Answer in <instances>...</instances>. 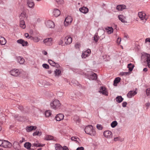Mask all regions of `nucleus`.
<instances>
[{"label": "nucleus", "instance_id": "nucleus-1", "mask_svg": "<svg viewBox=\"0 0 150 150\" xmlns=\"http://www.w3.org/2000/svg\"><path fill=\"white\" fill-rule=\"evenodd\" d=\"M85 132L86 133L92 136H94L96 132L93 128L92 126L89 125L86 127L85 129Z\"/></svg>", "mask_w": 150, "mask_h": 150}, {"label": "nucleus", "instance_id": "nucleus-4", "mask_svg": "<svg viewBox=\"0 0 150 150\" xmlns=\"http://www.w3.org/2000/svg\"><path fill=\"white\" fill-rule=\"evenodd\" d=\"M0 146L5 148H10L12 144L7 141L0 140Z\"/></svg>", "mask_w": 150, "mask_h": 150}, {"label": "nucleus", "instance_id": "nucleus-61", "mask_svg": "<svg viewBox=\"0 0 150 150\" xmlns=\"http://www.w3.org/2000/svg\"><path fill=\"white\" fill-rule=\"evenodd\" d=\"M54 67H56L58 68L60 67V66L58 64L56 63Z\"/></svg>", "mask_w": 150, "mask_h": 150}, {"label": "nucleus", "instance_id": "nucleus-54", "mask_svg": "<svg viewBox=\"0 0 150 150\" xmlns=\"http://www.w3.org/2000/svg\"><path fill=\"white\" fill-rule=\"evenodd\" d=\"M120 137H115L114 138V140L115 141H116L118 140H120Z\"/></svg>", "mask_w": 150, "mask_h": 150}, {"label": "nucleus", "instance_id": "nucleus-19", "mask_svg": "<svg viewBox=\"0 0 150 150\" xmlns=\"http://www.w3.org/2000/svg\"><path fill=\"white\" fill-rule=\"evenodd\" d=\"M17 60L18 62L21 64H23L25 62L24 59L22 57H17Z\"/></svg>", "mask_w": 150, "mask_h": 150}, {"label": "nucleus", "instance_id": "nucleus-32", "mask_svg": "<svg viewBox=\"0 0 150 150\" xmlns=\"http://www.w3.org/2000/svg\"><path fill=\"white\" fill-rule=\"evenodd\" d=\"M116 100L117 102L120 103L123 100L124 98L121 96H117L116 98Z\"/></svg>", "mask_w": 150, "mask_h": 150}, {"label": "nucleus", "instance_id": "nucleus-21", "mask_svg": "<svg viewBox=\"0 0 150 150\" xmlns=\"http://www.w3.org/2000/svg\"><path fill=\"white\" fill-rule=\"evenodd\" d=\"M36 128L37 127L36 126H31L27 127L26 129L27 132H29L33 130H35Z\"/></svg>", "mask_w": 150, "mask_h": 150}, {"label": "nucleus", "instance_id": "nucleus-9", "mask_svg": "<svg viewBox=\"0 0 150 150\" xmlns=\"http://www.w3.org/2000/svg\"><path fill=\"white\" fill-rule=\"evenodd\" d=\"M52 39L51 38H47L44 39L43 42L47 46H50L52 45Z\"/></svg>", "mask_w": 150, "mask_h": 150}, {"label": "nucleus", "instance_id": "nucleus-42", "mask_svg": "<svg viewBox=\"0 0 150 150\" xmlns=\"http://www.w3.org/2000/svg\"><path fill=\"white\" fill-rule=\"evenodd\" d=\"M97 128L99 130H101L102 129L103 127L102 125L100 124H97L96 126Z\"/></svg>", "mask_w": 150, "mask_h": 150}, {"label": "nucleus", "instance_id": "nucleus-3", "mask_svg": "<svg viewBox=\"0 0 150 150\" xmlns=\"http://www.w3.org/2000/svg\"><path fill=\"white\" fill-rule=\"evenodd\" d=\"M61 104L59 101L57 100H55L52 101L50 103L51 108L54 109L59 108Z\"/></svg>", "mask_w": 150, "mask_h": 150}, {"label": "nucleus", "instance_id": "nucleus-55", "mask_svg": "<svg viewBox=\"0 0 150 150\" xmlns=\"http://www.w3.org/2000/svg\"><path fill=\"white\" fill-rule=\"evenodd\" d=\"M121 38H117V42L118 44H120V42H121Z\"/></svg>", "mask_w": 150, "mask_h": 150}, {"label": "nucleus", "instance_id": "nucleus-51", "mask_svg": "<svg viewBox=\"0 0 150 150\" xmlns=\"http://www.w3.org/2000/svg\"><path fill=\"white\" fill-rule=\"evenodd\" d=\"M84 148L82 146L78 147L77 148L76 150H83Z\"/></svg>", "mask_w": 150, "mask_h": 150}, {"label": "nucleus", "instance_id": "nucleus-18", "mask_svg": "<svg viewBox=\"0 0 150 150\" xmlns=\"http://www.w3.org/2000/svg\"><path fill=\"white\" fill-rule=\"evenodd\" d=\"M64 117V115L62 114H59L55 116L56 120L57 121H60L62 120Z\"/></svg>", "mask_w": 150, "mask_h": 150}, {"label": "nucleus", "instance_id": "nucleus-34", "mask_svg": "<svg viewBox=\"0 0 150 150\" xmlns=\"http://www.w3.org/2000/svg\"><path fill=\"white\" fill-rule=\"evenodd\" d=\"M99 38V37L98 35V33H96L94 35L93 40L96 42H97L98 41Z\"/></svg>", "mask_w": 150, "mask_h": 150}, {"label": "nucleus", "instance_id": "nucleus-29", "mask_svg": "<svg viewBox=\"0 0 150 150\" xmlns=\"http://www.w3.org/2000/svg\"><path fill=\"white\" fill-rule=\"evenodd\" d=\"M31 146V144L29 142H25L24 145V147L28 149H30Z\"/></svg>", "mask_w": 150, "mask_h": 150}, {"label": "nucleus", "instance_id": "nucleus-35", "mask_svg": "<svg viewBox=\"0 0 150 150\" xmlns=\"http://www.w3.org/2000/svg\"><path fill=\"white\" fill-rule=\"evenodd\" d=\"M53 137L51 135H47L45 137V139L47 140H53Z\"/></svg>", "mask_w": 150, "mask_h": 150}, {"label": "nucleus", "instance_id": "nucleus-60", "mask_svg": "<svg viewBox=\"0 0 150 150\" xmlns=\"http://www.w3.org/2000/svg\"><path fill=\"white\" fill-rule=\"evenodd\" d=\"M150 42V38H146V39L145 41V42Z\"/></svg>", "mask_w": 150, "mask_h": 150}, {"label": "nucleus", "instance_id": "nucleus-40", "mask_svg": "<svg viewBox=\"0 0 150 150\" xmlns=\"http://www.w3.org/2000/svg\"><path fill=\"white\" fill-rule=\"evenodd\" d=\"M14 117L16 120L19 121H21L22 119V117L19 116L18 115H14Z\"/></svg>", "mask_w": 150, "mask_h": 150}, {"label": "nucleus", "instance_id": "nucleus-8", "mask_svg": "<svg viewBox=\"0 0 150 150\" xmlns=\"http://www.w3.org/2000/svg\"><path fill=\"white\" fill-rule=\"evenodd\" d=\"M25 15L24 13H21V15L20 16V27L22 28L23 29H24L26 27V25L25 24V22L23 20H21V17H23L25 18Z\"/></svg>", "mask_w": 150, "mask_h": 150}, {"label": "nucleus", "instance_id": "nucleus-7", "mask_svg": "<svg viewBox=\"0 0 150 150\" xmlns=\"http://www.w3.org/2000/svg\"><path fill=\"white\" fill-rule=\"evenodd\" d=\"M10 74L14 76H18L20 74V72L18 69H14L11 70L10 71Z\"/></svg>", "mask_w": 150, "mask_h": 150}, {"label": "nucleus", "instance_id": "nucleus-64", "mask_svg": "<svg viewBox=\"0 0 150 150\" xmlns=\"http://www.w3.org/2000/svg\"><path fill=\"white\" fill-rule=\"evenodd\" d=\"M42 53L45 55H46L47 54V52L45 51H43L42 52Z\"/></svg>", "mask_w": 150, "mask_h": 150}, {"label": "nucleus", "instance_id": "nucleus-62", "mask_svg": "<svg viewBox=\"0 0 150 150\" xmlns=\"http://www.w3.org/2000/svg\"><path fill=\"white\" fill-rule=\"evenodd\" d=\"M18 108L21 111H22L23 110V106H19L18 107Z\"/></svg>", "mask_w": 150, "mask_h": 150}, {"label": "nucleus", "instance_id": "nucleus-6", "mask_svg": "<svg viewBox=\"0 0 150 150\" xmlns=\"http://www.w3.org/2000/svg\"><path fill=\"white\" fill-rule=\"evenodd\" d=\"M72 18L71 16H68L65 19L64 24L65 26L70 25L72 21Z\"/></svg>", "mask_w": 150, "mask_h": 150}, {"label": "nucleus", "instance_id": "nucleus-49", "mask_svg": "<svg viewBox=\"0 0 150 150\" xmlns=\"http://www.w3.org/2000/svg\"><path fill=\"white\" fill-rule=\"evenodd\" d=\"M57 95L59 96H62L63 95V93L62 92H58L57 93Z\"/></svg>", "mask_w": 150, "mask_h": 150}, {"label": "nucleus", "instance_id": "nucleus-57", "mask_svg": "<svg viewBox=\"0 0 150 150\" xmlns=\"http://www.w3.org/2000/svg\"><path fill=\"white\" fill-rule=\"evenodd\" d=\"M25 141V138L24 137H22V140L19 141V143L20 144L22 143L24 141Z\"/></svg>", "mask_w": 150, "mask_h": 150}, {"label": "nucleus", "instance_id": "nucleus-59", "mask_svg": "<svg viewBox=\"0 0 150 150\" xmlns=\"http://www.w3.org/2000/svg\"><path fill=\"white\" fill-rule=\"evenodd\" d=\"M25 36L26 38H29V34L28 33H25Z\"/></svg>", "mask_w": 150, "mask_h": 150}, {"label": "nucleus", "instance_id": "nucleus-25", "mask_svg": "<svg viewBox=\"0 0 150 150\" xmlns=\"http://www.w3.org/2000/svg\"><path fill=\"white\" fill-rule=\"evenodd\" d=\"M27 4L28 6L30 8H33L35 6L34 2L28 0V1Z\"/></svg>", "mask_w": 150, "mask_h": 150}, {"label": "nucleus", "instance_id": "nucleus-58", "mask_svg": "<svg viewBox=\"0 0 150 150\" xmlns=\"http://www.w3.org/2000/svg\"><path fill=\"white\" fill-rule=\"evenodd\" d=\"M58 44L61 45L63 44V41L62 40H60L58 42Z\"/></svg>", "mask_w": 150, "mask_h": 150}, {"label": "nucleus", "instance_id": "nucleus-53", "mask_svg": "<svg viewBox=\"0 0 150 150\" xmlns=\"http://www.w3.org/2000/svg\"><path fill=\"white\" fill-rule=\"evenodd\" d=\"M105 37V35L104 34V33L101 36H100V40H103V38H104Z\"/></svg>", "mask_w": 150, "mask_h": 150}, {"label": "nucleus", "instance_id": "nucleus-15", "mask_svg": "<svg viewBox=\"0 0 150 150\" xmlns=\"http://www.w3.org/2000/svg\"><path fill=\"white\" fill-rule=\"evenodd\" d=\"M116 8L118 11H122L126 9V6L124 4L118 5L117 6Z\"/></svg>", "mask_w": 150, "mask_h": 150}, {"label": "nucleus", "instance_id": "nucleus-43", "mask_svg": "<svg viewBox=\"0 0 150 150\" xmlns=\"http://www.w3.org/2000/svg\"><path fill=\"white\" fill-rule=\"evenodd\" d=\"M42 67L43 68L46 69H48L49 68V65L46 64H42Z\"/></svg>", "mask_w": 150, "mask_h": 150}, {"label": "nucleus", "instance_id": "nucleus-50", "mask_svg": "<svg viewBox=\"0 0 150 150\" xmlns=\"http://www.w3.org/2000/svg\"><path fill=\"white\" fill-rule=\"evenodd\" d=\"M127 104V103L126 102H124L122 103V106L123 107H125L126 106Z\"/></svg>", "mask_w": 150, "mask_h": 150}, {"label": "nucleus", "instance_id": "nucleus-22", "mask_svg": "<svg viewBox=\"0 0 150 150\" xmlns=\"http://www.w3.org/2000/svg\"><path fill=\"white\" fill-rule=\"evenodd\" d=\"M53 14L55 17H57L60 15V11L57 9H54L53 12Z\"/></svg>", "mask_w": 150, "mask_h": 150}, {"label": "nucleus", "instance_id": "nucleus-48", "mask_svg": "<svg viewBox=\"0 0 150 150\" xmlns=\"http://www.w3.org/2000/svg\"><path fill=\"white\" fill-rule=\"evenodd\" d=\"M80 44L78 43H76L75 45V47L76 48H79L80 47Z\"/></svg>", "mask_w": 150, "mask_h": 150}, {"label": "nucleus", "instance_id": "nucleus-56", "mask_svg": "<svg viewBox=\"0 0 150 150\" xmlns=\"http://www.w3.org/2000/svg\"><path fill=\"white\" fill-rule=\"evenodd\" d=\"M62 150H69L68 148L66 146H64L62 147Z\"/></svg>", "mask_w": 150, "mask_h": 150}, {"label": "nucleus", "instance_id": "nucleus-10", "mask_svg": "<svg viewBox=\"0 0 150 150\" xmlns=\"http://www.w3.org/2000/svg\"><path fill=\"white\" fill-rule=\"evenodd\" d=\"M137 90V88H135V91H129L127 94V96L129 98H131L133 96L136 94L137 92L136 91Z\"/></svg>", "mask_w": 150, "mask_h": 150}, {"label": "nucleus", "instance_id": "nucleus-36", "mask_svg": "<svg viewBox=\"0 0 150 150\" xmlns=\"http://www.w3.org/2000/svg\"><path fill=\"white\" fill-rule=\"evenodd\" d=\"M55 147L56 150H61L62 148V146L59 144H55Z\"/></svg>", "mask_w": 150, "mask_h": 150}, {"label": "nucleus", "instance_id": "nucleus-44", "mask_svg": "<svg viewBox=\"0 0 150 150\" xmlns=\"http://www.w3.org/2000/svg\"><path fill=\"white\" fill-rule=\"evenodd\" d=\"M41 132H35L33 133V135L34 136H35L36 135H38L40 134V135H41Z\"/></svg>", "mask_w": 150, "mask_h": 150}, {"label": "nucleus", "instance_id": "nucleus-30", "mask_svg": "<svg viewBox=\"0 0 150 150\" xmlns=\"http://www.w3.org/2000/svg\"><path fill=\"white\" fill-rule=\"evenodd\" d=\"M107 30V33L108 34H111L113 32V29L112 27H108L105 29Z\"/></svg>", "mask_w": 150, "mask_h": 150}, {"label": "nucleus", "instance_id": "nucleus-20", "mask_svg": "<svg viewBox=\"0 0 150 150\" xmlns=\"http://www.w3.org/2000/svg\"><path fill=\"white\" fill-rule=\"evenodd\" d=\"M105 88L104 87L101 86L100 88L99 92L105 95H107V92L105 90Z\"/></svg>", "mask_w": 150, "mask_h": 150}, {"label": "nucleus", "instance_id": "nucleus-31", "mask_svg": "<svg viewBox=\"0 0 150 150\" xmlns=\"http://www.w3.org/2000/svg\"><path fill=\"white\" fill-rule=\"evenodd\" d=\"M73 119L76 123H79L80 122V120L79 117L77 115L74 116Z\"/></svg>", "mask_w": 150, "mask_h": 150}, {"label": "nucleus", "instance_id": "nucleus-24", "mask_svg": "<svg viewBox=\"0 0 150 150\" xmlns=\"http://www.w3.org/2000/svg\"><path fill=\"white\" fill-rule=\"evenodd\" d=\"M6 40L4 38L0 35V43L2 45H4L6 43Z\"/></svg>", "mask_w": 150, "mask_h": 150}, {"label": "nucleus", "instance_id": "nucleus-14", "mask_svg": "<svg viewBox=\"0 0 150 150\" xmlns=\"http://www.w3.org/2000/svg\"><path fill=\"white\" fill-rule=\"evenodd\" d=\"M72 38L69 36H67L65 38V44L67 45L70 44L72 42Z\"/></svg>", "mask_w": 150, "mask_h": 150}, {"label": "nucleus", "instance_id": "nucleus-38", "mask_svg": "<svg viewBox=\"0 0 150 150\" xmlns=\"http://www.w3.org/2000/svg\"><path fill=\"white\" fill-rule=\"evenodd\" d=\"M48 62L49 64L52 66H54L55 65L56 63L51 59H48Z\"/></svg>", "mask_w": 150, "mask_h": 150}, {"label": "nucleus", "instance_id": "nucleus-5", "mask_svg": "<svg viewBox=\"0 0 150 150\" xmlns=\"http://www.w3.org/2000/svg\"><path fill=\"white\" fill-rule=\"evenodd\" d=\"M138 15L140 19L142 21V23H145L148 18L146 14L144 12H139Z\"/></svg>", "mask_w": 150, "mask_h": 150}, {"label": "nucleus", "instance_id": "nucleus-17", "mask_svg": "<svg viewBox=\"0 0 150 150\" xmlns=\"http://www.w3.org/2000/svg\"><path fill=\"white\" fill-rule=\"evenodd\" d=\"M79 10L81 12L84 14L88 12V9L84 6L80 8Z\"/></svg>", "mask_w": 150, "mask_h": 150}, {"label": "nucleus", "instance_id": "nucleus-52", "mask_svg": "<svg viewBox=\"0 0 150 150\" xmlns=\"http://www.w3.org/2000/svg\"><path fill=\"white\" fill-rule=\"evenodd\" d=\"M19 145V143L17 141H15L13 144V146H15V145Z\"/></svg>", "mask_w": 150, "mask_h": 150}, {"label": "nucleus", "instance_id": "nucleus-2", "mask_svg": "<svg viewBox=\"0 0 150 150\" xmlns=\"http://www.w3.org/2000/svg\"><path fill=\"white\" fill-rule=\"evenodd\" d=\"M142 61L146 62L148 67L150 68V54L147 53H144L141 57Z\"/></svg>", "mask_w": 150, "mask_h": 150}, {"label": "nucleus", "instance_id": "nucleus-16", "mask_svg": "<svg viewBox=\"0 0 150 150\" xmlns=\"http://www.w3.org/2000/svg\"><path fill=\"white\" fill-rule=\"evenodd\" d=\"M91 50L88 49L86 51L83 52L81 55L82 58H85L88 56V54L91 53Z\"/></svg>", "mask_w": 150, "mask_h": 150}, {"label": "nucleus", "instance_id": "nucleus-11", "mask_svg": "<svg viewBox=\"0 0 150 150\" xmlns=\"http://www.w3.org/2000/svg\"><path fill=\"white\" fill-rule=\"evenodd\" d=\"M103 135L105 137L109 139L112 138V132L109 130L105 131Z\"/></svg>", "mask_w": 150, "mask_h": 150}, {"label": "nucleus", "instance_id": "nucleus-46", "mask_svg": "<svg viewBox=\"0 0 150 150\" xmlns=\"http://www.w3.org/2000/svg\"><path fill=\"white\" fill-rule=\"evenodd\" d=\"M146 93L147 96H149L150 95V88H148L146 89Z\"/></svg>", "mask_w": 150, "mask_h": 150}, {"label": "nucleus", "instance_id": "nucleus-23", "mask_svg": "<svg viewBox=\"0 0 150 150\" xmlns=\"http://www.w3.org/2000/svg\"><path fill=\"white\" fill-rule=\"evenodd\" d=\"M97 77V75L95 73H92L89 76L90 79L91 80H96Z\"/></svg>", "mask_w": 150, "mask_h": 150}, {"label": "nucleus", "instance_id": "nucleus-39", "mask_svg": "<svg viewBox=\"0 0 150 150\" xmlns=\"http://www.w3.org/2000/svg\"><path fill=\"white\" fill-rule=\"evenodd\" d=\"M117 124V122L116 121H114L111 123V126L112 128H114L116 127Z\"/></svg>", "mask_w": 150, "mask_h": 150}, {"label": "nucleus", "instance_id": "nucleus-26", "mask_svg": "<svg viewBox=\"0 0 150 150\" xmlns=\"http://www.w3.org/2000/svg\"><path fill=\"white\" fill-rule=\"evenodd\" d=\"M121 79L120 77H117L115 78L114 81V85L115 86H116L117 85V83H119Z\"/></svg>", "mask_w": 150, "mask_h": 150}, {"label": "nucleus", "instance_id": "nucleus-41", "mask_svg": "<svg viewBox=\"0 0 150 150\" xmlns=\"http://www.w3.org/2000/svg\"><path fill=\"white\" fill-rule=\"evenodd\" d=\"M71 139L72 141H76L78 142H79L78 141L79 140V139L78 138H76V137H73L71 138Z\"/></svg>", "mask_w": 150, "mask_h": 150}, {"label": "nucleus", "instance_id": "nucleus-13", "mask_svg": "<svg viewBox=\"0 0 150 150\" xmlns=\"http://www.w3.org/2000/svg\"><path fill=\"white\" fill-rule=\"evenodd\" d=\"M17 42L18 43L21 44L23 46H26L28 45L27 41H25L21 39L18 40L17 41Z\"/></svg>", "mask_w": 150, "mask_h": 150}, {"label": "nucleus", "instance_id": "nucleus-33", "mask_svg": "<svg viewBox=\"0 0 150 150\" xmlns=\"http://www.w3.org/2000/svg\"><path fill=\"white\" fill-rule=\"evenodd\" d=\"M134 67V65L131 63L128 64L127 65V67L129 68V70L130 71H132V70Z\"/></svg>", "mask_w": 150, "mask_h": 150}, {"label": "nucleus", "instance_id": "nucleus-47", "mask_svg": "<svg viewBox=\"0 0 150 150\" xmlns=\"http://www.w3.org/2000/svg\"><path fill=\"white\" fill-rule=\"evenodd\" d=\"M34 40L35 42H38L39 41L40 39L38 37H36L35 38Z\"/></svg>", "mask_w": 150, "mask_h": 150}, {"label": "nucleus", "instance_id": "nucleus-37", "mask_svg": "<svg viewBox=\"0 0 150 150\" xmlns=\"http://www.w3.org/2000/svg\"><path fill=\"white\" fill-rule=\"evenodd\" d=\"M51 114V111L50 110H46L45 112V116L47 117L50 116Z\"/></svg>", "mask_w": 150, "mask_h": 150}, {"label": "nucleus", "instance_id": "nucleus-27", "mask_svg": "<svg viewBox=\"0 0 150 150\" xmlns=\"http://www.w3.org/2000/svg\"><path fill=\"white\" fill-rule=\"evenodd\" d=\"M54 73L56 76L58 77L61 74V71L59 69H56L54 70Z\"/></svg>", "mask_w": 150, "mask_h": 150}, {"label": "nucleus", "instance_id": "nucleus-45", "mask_svg": "<svg viewBox=\"0 0 150 150\" xmlns=\"http://www.w3.org/2000/svg\"><path fill=\"white\" fill-rule=\"evenodd\" d=\"M56 2L59 4H61L63 3V0H55Z\"/></svg>", "mask_w": 150, "mask_h": 150}, {"label": "nucleus", "instance_id": "nucleus-63", "mask_svg": "<svg viewBox=\"0 0 150 150\" xmlns=\"http://www.w3.org/2000/svg\"><path fill=\"white\" fill-rule=\"evenodd\" d=\"M145 105L146 107H148L150 105V103L148 102L145 104Z\"/></svg>", "mask_w": 150, "mask_h": 150}, {"label": "nucleus", "instance_id": "nucleus-12", "mask_svg": "<svg viewBox=\"0 0 150 150\" xmlns=\"http://www.w3.org/2000/svg\"><path fill=\"white\" fill-rule=\"evenodd\" d=\"M46 26L48 28H53L55 26L54 23L50 20L47 21L45 22Z\"/></svg>", "mask_w": 150, "mask_h": 150}, {"label": "nucleus", "instance_id": "nucleus-28", "mask_svg": "<svg viewBox=\"0 0 150 150\" xmlns=\"http://www.w3.org/2000/svg\"><path fill=\"white\" fill-rule=\"evenodd\" d=\"M118 18L122 22L124 23L127 22L125 20V17L122 15H119L118 16Z\"/></svg>", "mask_w": 150, "mask_h": 150}]
</instances>
